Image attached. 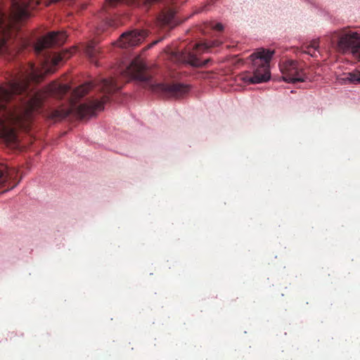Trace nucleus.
<instances>
[{
	"mask_svg": "<svg viewBox=\"0 0 360 360\" xmlns=\"http://www.w3.org/2000/svg\"><path fill=\"white\" fill-rule=\"evenodd\" d=\"M67 37L66 32L60 31L39 39L34 50L40 58V68L30 63L19 78L9 82L6 86H0V127L3 135L8 134L13 139L17 129H29L34 112H40L47 96L60 98L70 91L69 85L56 82L44 91H35L30 86V82H40L46 75L55 71L60 61L71 56L70 51L58 53L49 50L53 46L63 45Z\"/></svg>",
	"mask_w": 360,
	"mask_h": 360,
	"instance_id": "1",
	"label": "nucleus"
},
{
	"mask_svg": "<svg viewBox=\"0 0 360 360\" xmlns=\"http://www.w3.org/2000/svg\"><path fill=\"white\" fill-rule=\"evenodd\" d=\"M120 88L112 77L86 82L74 90L68 105L50 107L44 115L53 121L62 120L70 114L80 119L91 117L103 109L104 103L109 101V95Z\"/></svg>",
	"mask_w": 360,
	"mask_h": 360,
	"instance_id": "2",
	"label": "nucleus"
},
{
	"mask_svg": "<svg viewBox=\"0 0 360 360\" xmlns=\"http://www.w3.org/2000/svg\"><path fill=\"white\" fill-rule=\"evenodd\" d=\"M122 74L128 80L135 79L144 83L153 91L162 93L167 98H178L188 91V86L182 84H154L146 65L139 57L134 58Z\"/></svg>",
	"mask_w": 360,
	"mask_h": 360,
	"instance_id": "3",
	"label": "nucleus"
},
{
	"mask_svg": "<svg viewBox=\"0 0 360 360\" xmlns=\"http://www.w3.org/2000/svg\"><path fill=\"white\" fill-rule=\"evenodd\" d=\"M274 51L264 49H257L250 56L252 61V75H247L244 79L252 84L266 82L270 78L269 63Z\"/></svg>",
	"mask_w": 360,
	"mask_h": 360,
	"instance_id": "4",
	"label": "nucleus"
},
{
	"mask_svg": "<svg viewBox=\"0 0 360 360\" xmlns=\"http://www.w3.org/2000/svg\"><path fill=\"white\" fill-rule=\"evenodd\" d=\"M339 38L337 49L341 53L351 52L360 58V36L350 30H342L337 32Z\"/></svg>",
	"mask_w": 360,
	"mask_h": 360,
	"instance_id": "5",
	"label": "nucleus"
},
{
	"mask_svg": "<svg viewBox=\"0 0 360 360\" xmlns=\"http://www.w3.org/2000/svg\"><path fill=\"white\" fill-rule=\"evenodd\" d=\"M283 79L287 82H304L307 76L302 63L296 60H287L279 65Z\"/></svg>",
	"mask_w": 360,
	"mask_h": 360,
	"instance_id": "6",
	"label": "nucleus"
},
{
	"mask_svg": "<svg viewBox=\"0 0 360 360\" xmlns=\"http://www.w3.org/2000/svg\"><path fill=\"white\" fill-rule=\"evenodd\" d=\"M18 170L16 168H8L4 164H0V193L15 188L20 179L17 181Z\"/></svg>",
	"mask_w": 360,
	"mask_h": 360,
	"instance_id": "7",
	"label": "nucleus"
},
{
	"mask_svg": "<svg viewBox=\"0 0 360 360\" xmlns=\"http://www.w3.org/2000/svg\"><path fill=\"white\" fill-rule=\"evenodd\" d=\"M147 36L144 30H132L123 33L119 40L113 43L121 48H128L139 44Z\"/></svg>",
	"mask_w": 360,
	"mask_h": 360,
	"instance_id": "8",
	"label": "nucleus"
},
{
	"mask_svg": "<svg viewBox=\"0 0 360 360\" xmlns=\"http://www.w3.org/2000/svg\"><path fill=\"white\" fill-rule=\"evenodd\" d=\"M172 57L178 60H184L189 64H191L192 66L194 67H201L205 66L207 63L208 60H205L203 62H201L193 53H188L186 54V56H182L179 52H172Z\"/></svg>",
	"mask_w": 360,
	"mask_h": 360,
	"instance_id": "9",
	"label": "nucleus"
},
{
	"mask_svg": "<svg viewBox=\"0 0 360 360\" xmlns=\"http://www.w3.org/2000/svg\"><path fill=\"white\" fill-rule=\"evenodd\" d=\"M176 11L172 8L163 9L158 17L159 21L163 25H169L175 15Z\"/></svg>",
	"mask_w": 360,
	"mask_h": 360,
	"instance_id": "10",
	"label": "nucleus"
},
{
	"mask_svg": "<svg viewBox=\"0 0 360 360\" xmlns=\"http://www.w3.org/2000/svg\"><path fill=\"white\" fill-rule=\"evenodd\" d=\"M85 53L91 60L96 58L100 53V47L94 41H89L85 47Z\"/></svg>",
	"mask_w": 360,
	"mask_h": 360,
	"instance_id": "11",
	"label": "nucleus"
},
{
	"mask_svg": "<svg viewBox=\"0 0 360 360\" xmlns=\"http://www.w3.org/2000/svg\"><path fill=\"white\" fill-rule=\"evenodd\" d=\"M319 46V39H314L310 42V44L306 46V49L304 50V53L310 55L312 57H315V51L318 49Z\"/></svg>",
	"mask_w": 360,
	"mask_h": 360,
	"instance_id": "12",
	"label": "nucleus"
},
{
	"mask_svg": "<svg viewBox=\"0 0 360 360\" xmlns=\"http://www.w3.org/2000/svg\"><path fill=\"white\" fill-rule=\"evenodd\" d=\"M347 79H348L351 83L360 84V71L356 70L348 73Z\"/></svg>",
	"mask_w": 360,
	"mask_h": 360,
	"instance_id": "13",
	"label": "nucleus"
},
{
	"mask_svg": "<svg viewBox=\"0 0 360 360\" xmlns=\"http://www.w3.org/2000/svg\"><path fill=\"white\" fill-rule=\"evenodd\" d=\"M221 43L218 41H212L211 44L205 43L202 44H197L196 49H200L202 48L203 51H206L208 49H210V47L218 46Z\"/></svg>",
	"mask_w": 360,
	"mask_h": 360,
	"instance_id": "14",
	"label": "nucleus"
},
{
	"mask_svg": "<svg viewBox=\"0 0 360 360\" xmlns=\"http://www.w3.org/2000/svg\"><path fill=\"white\" fill-rule=\"evenodd\" d=\"M213 28L217 31H222L223 29H224V26L221 23H217L215 24V25L213 27Z\"/></svg>",
	"mask_w": 360,
	"mask_h": 360,
	"instance_id": "15",
	"label": "nucleus"
}]
</instances>
